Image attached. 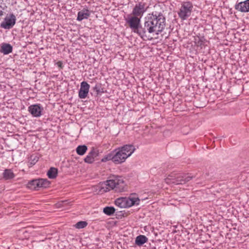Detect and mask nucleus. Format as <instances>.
<instances>
[{"mask_svg":"<svg viewBox=\"0 0 249 249\" xmlns=\"http://www.w3.org/2000/svg\"><path fill=\"white\" fill-rule=\"evenodd\" d=\"M165 20L164 16L161 12H153L148 14L144 18L142 39L143 40L149 39L148 34L159 35L165 27Z\"/></svg>","mask_w":249,"mask_h":249,"instance_id":"1","label":"nucleus"},{"mask_svg":"<svg viewBox=\"0 0 249 249\" xmlns=\"http://www.w3.org/2000/svg\"><path fill=\"white\" fill-rule=\"evenodd\" d=\"M124 186V181L121 177L113 176L112 178L102 183L99 192L103 193L111 189H115L116 191L123 192Z\"/></svg>","mask_w":249,"mask_h":249,"instance_id":"2","label":"nucleus"},{"mask_svg":"<svg viewBox=\"0 0 249 249\" xmlns=\"http://www.w3.org/2000/svg\"><path fill=\"white\" fill-rule=\"evenodd\" d=\"M195 177V176H187L183 173H172L165 179V181L169 184H184Z\"/></svg>","mask_w":249,"mask_h":249,"instance_id":"3","label":"nucleus"},{"mask_svg":"<svg viewBox=\"0 0 249 249\" xmlns=\"http://www.w3.org/2000/svg\"><path fill=\"white\" fill-rule=\"evenodd\" d=\"M125 20L130 29L142 38V31L141 30H142L143 24L141 23V18L128 14Z\"/></svg>","mask_w":249,"mask_h":249,"instance_id":"4","label":"nucleus"},{"mask_svg":"<svg viewBox=\"0 0 249 249\" xmlns=\"http://www.w3.org/2000/svg\"><path fill=\"white\" fill-rule=\"evenodd\" d=\"M140 199L136 197H120L115 200V204L120 208H125L139 205Z\"/></svg>","mask_w":249,"mask_h":249,"instance_id":"5","label":"nucleus"},{"mask_svg":"<svg viewBox=\"0 0 249 249\" xmlns=\"http://www.w3.org/2000/svg\"><path fill=\"white\" fill-rule=\"evenodd\" d=\"M193 8V6L191 2H183L178 12V17L182 20L187 19L191 15Z\"/></svg>","mask_w":249,"mask_h":249,"instance_id":"6","label":"nucleus"},{"mask_svg":"<svg viewBox=\"0 0 249 249\" xmlns=\"http://www.w3.org/2000/svg\"><path fill=\"white\" fill-rule=\"evenodd\" d=\"M50 182L46 178H38L29 181L27 187L33 190H36L37 188H47L49 186Z\"/></svg>","mask_w":249,"mask_h":249,"instance_id":"7","label":"nucleus"},{"mask_svg":"<svg viewBox=\"0 0 249 249\" xmlns=\"http://www.w3.org/2000/svg\"><path fill=\"white\" fill-rule=\"evenodd\" d=\"M16 17L13 13L7 14L4 18L3 21L0 23L1 28L9 30L12 29L16 23Z\"/></svg>","mask_w":249,"mask_h":249,"instance_id":"8","label":"nucleus"},{"mask_svg":"<svg viewBox=\"0 0 249 249\" xmlns=\"http://www.w3.org/2000/svg\"><path fill=\"white\" fill-rule=\"evenodd\" d=\"M147 9L145 2H139L135 5L130 15L141 18Z\"/></svg>","mask_w":249,"mask_h":249,"instance_id":"9","label":"nucleus"},{"mask_svg":"<svg viewBox=\"0 0 249 249\" xmlns=\"http://www.w3.org/2000/svg\"><path fill=\"white\" fill-rule=\"evenodd\" d=\"M114 156V163L121 164L124 162L127 158L125 153L122 152L119 148L113 151Z\"/></svg>","mask_w":249,"mask_h":249,"instance_id":"10","label":"nucleus"},{"mask_svg":"<svg viewBox=\"0 0 249 249\" xmlns=\"http://www.w3.org/2000/svg\"><path fill=\"white\" fill-rule=\"evenodd\" d=\"M43 107L40 104L30 105L28 107V111L34 117H39L42 115Z\"/></svg>","mask_w":249,"mask_h":249,"instance_id":"11","label":"nucleus"},{"mask_svg":"<svg viewBox=\"0 0 249 249\" xmlns=\"http://www.w3.org/2000/svg\"><path fill=\"white\" fill-rule=\"evenodd\" d=\"M90 86L86 81H83L80 84V88L78 92V96L80 99L86 98L89 92Z\"/></svg>","mask_w":249,"mask_h":249,"instance_id":"12","label":"nucleus"},{"mask_svg":"<svg viewBox=\"0 0 249 249\" xmlns=\"http://www.w3.org/2000/svg\"><path fill=\"white\" fill-rule=\"evenodd\" d=\"M235 9L242 13L249 12V0H246L235 4Z\"/></svg>","mask_w":249,"mask_h":249,"instance_id":"13","label":"nucleus"},{"mask_svg":"<svg viewBox=\"0 0 249 249\" xmlns=\"http://www.w3.org/2000/svg\"><path fill=\"white\" fill-rule=\"evenodd\" d=\"M119 148L126 154L127 158L130 157L136 149L132 144H126Z\"/></svg>","mask_w":249,"mask_h":249,"instance_id":"14","label":"nucleus"},{"mask_svg":"<svg viewBox=\"0 0 249 249\" xmlns=\"http://www.w3.org/2000/svg\"><path fill=\"white\" fill-rule=\"evenodd\" d=\"M90 15V11L87 8H84L79 11L77 14V20L82 21L84 19H88Z\"/></svg>","mask_w":249,"mask_h":249,"instance_id":"15","label":"nucleus"},{"mask_svg":"<svg viewBox=\"0 0 249 249\" xmlns=\"http://www.w3.org/2000/svg\"><path fill=\"white\" fill-rule=\"evenodd\" d=\"M13 51L12 46L7 43H2L0 49V53L4 55L12 53Z\"/></svg>","mask_w":249,"mask_h":249,"instance_id":"16","label":"nucleus"},{"mask_svg":"<svg viewBox=\"0 0 249 249\" xmlns=\"http://www.w3.org/2000/svg\"><path fill=\"white\" fill-rule=\"evenodd\" d=\"M3 178L4 180H10L15 177L13 171L10 169H6L2 173Z\"/></svg>","mask_w":249,"mask_h":249,"instance_id":"17","label":"nucleus"},{"mask_svg":"<svg viewBox=\"0 0 249 249\" xmlns=\"http://www.w3.org/2000/svg\"><path fill=\"white\" fill-rule=\"evenodd\" d=\"M148 241V238L144 235H140L138 236L135 239V244L141 246L146 243Z\"/></svg>","mask_w":249,"mask_h":249,"instance_id":"18","label":"nucleus"},{"mask_svg":"<svg viewBox=\"0 0 249 249\" xmlns=\"http://www.w3.org/2000/svg\"><path fill=\"white\" fill-rule=\"evenodd\" d=\"M58 174V169L55 167H51L48 171L47 175L50 179H54L56 178Z\"/></svg>","mask_w":249,"mask_h":249,"instance_id":"19","label":"nucleus"},{"mask_svg":"<svg viewBox=\"0 0 249 249\" xmlns=\"http://www.w3.org/2000/svg\"><path fill=\"white\" fill-rule=\"evenodd\" d=\"M117 211H118L112 206H107L103 209V212L108 216H111L114 213L116 214Z\"/></svg>","mask_w":249,"mask_h":249,"instance_id":"20","label":"nucleus"},{"mask_svg":"<svg viewBox=\"0 0 249 249\" xmlns=\"http://www.w3.org/2000/svg\"><path fill=\"white\" fill-rule=\"evenodd\" d=\"M87 150L88 147L86 145H80L77 147L76 151L79 155L82 156L85 154Z\"/></svg>","mask_w":249,"mask_h":249,"instance_id":"21","label":"nucleus"},{"mask_svg":"<svg viewBox=\"0 0 249 249\" xmlns=\"http://www.w3.org/2000/svg\"><path fill=\"white\" fill-rule=\"evenodd\" d=\"M88 154L95 161L97 157L99 155V150L97 148L93 147Z\"/></svg>","mask_w":249,"mask_h":249,"instance_id":"22","label":"nucleus"},{"mask_svg":"<svg viewBox=\"0 0 249 249\" xmlns=\"http://www.w3.org/2000/svg\"><path fill=\"white\" fill-rule=\"evenodd\" d=\"M111 160L114 162V156L113 151L110 153L106 155L103 159H101L102 162H106Z\"/></svg>","mask_w":249,"mask_h":249,"instance_id":"23","label":"nucleus"},{"mask_svg":"<svg viewBox=\"0 0 249 249\" xmlns=\"http://www.w3.org/2000/svg\"><path fill=\"white\" fill-rule=\"evenodd\" d=\"M38 160V157L36 155H31L29 158V163L30 166H32L36 164Z\"/></svg>","mask_w":249,"mask_h":249,"instance_id":"24","label":"nucleus"},{"mask_svg":"<svg viewBox=\"0 0 249 249\" xmlns=\"http://www.w3.org/2000/svg\"><path fill=\"white\" fill-rule=\"evenodd\" d=\"M88 225V223L86 221H81L78 222L74 225V227L78 229H83Z\"/></svg>","mask_w":249,"mask_h":249,"instance_id":"25","label":"nucleus"},{"mask_svg":"<svg viewBox=\"0 0 249 249\" xmlns=\"http://www.w3.org/2000/svg\"><path fill=\"white\" fill-rule=\"evenodd\" d=\"M129 214H130V211L125 210L116 212V215L118 216L126 217L129 215Z\"/></svg>","mask_w":249,"mask_h":249,"instance_id":"26","label":"nucleus"},{"mask_svg":"<svg viewBox=\"0 0 249 249\" xmlns=\"http://www.w3.org/2000/svg\"><path fill=\"white\" fill-rule=\"evenodd\" d=\"M84 161L86 163L91 164L92 163L94 160L88 154L86 157L84 159Z\"/></svg>","mask_w":249,"mask_h":249,"instance_id":"27","label":"nucleus"},{"mask_svg":"<svg viewBox=\"0 0 249 249\" xmlns=\"http://www.w3.org/2000/svg\"><path fill=\"white\" fill-rule=\"evenodd\" d=\"M93 89L96 91L97 94H99V93L103 92L101 90V86L98 85H96L93 88Z\"/></svg>","mask_w":249,"mask_h":249,"instance_id":"28","label":"nucleus"},{"mask_svg":"<svg viewBox=\"0 0 249 249\" xmlns=\"http://www.w3.org/2000/svg\"><path fill=\"white\" fill-rule=\"evenodd\" d=\"M117 222L116 221H111L107 222V227L108 228H112L116 225Z\"/></svg>","mask_w":249,"mask_h":249,"instance_id":"29","label":"nucleus"},{"mask_svg":"<svg viewBox=\"0 0 249 249\" xmlns=\"http://www.w3.org/2000/svg\"><path fill=\"white\" fill-rule=\"evenodd\" d=\"M64 203H65V202H62V201L57 202V203H56L55 204L56 208H65L64 206Z\"/></svg>","mask_w":249,"mask_h":249,"instance_id":"30","label":"nucleus"},{"mask_svg":"<svg viewBox=\"0 0 249 249\" xmlns=\"http://www.w3.org/2000/svg\"><path fill=\"white\" fill-rule=\"evenodd\" d=\"M62 202H65L64 203V206L65 208H66L68 206L72 205V201H70L69 200H63Z\"/></svg>","mask_w":249,"mask_h":249,"instance_id":"31","label":"nucleus"},{"mask_svg":"<svg viewBox=\"0 0 249 249\" xmlns=\"http://www.w3.org/2000/svg\"><path fill=\"white\" fill-rule=\"evenodd\" d=\"M57 66L60 68H62L63 67V63L61 61H58L57 63Z\"/></svg>","mask_w":249,"mask_h":249,"instance_id":"32","label":"nucleus"},{"mask_svg":"<svg viewBox=\"0 0 249 249\" xmlns=\"http://www.w3.org/2000/svg\"><path fill=\"white\" fill-rule=\"evenodd\" d=\"M202 45H203V41L201 39H199V40L197 42V45L201 46Z\"/></svg>","mask_w":249,"mask_h":249,"instance_id":"33","label":"nucleus"}]
</instances>
